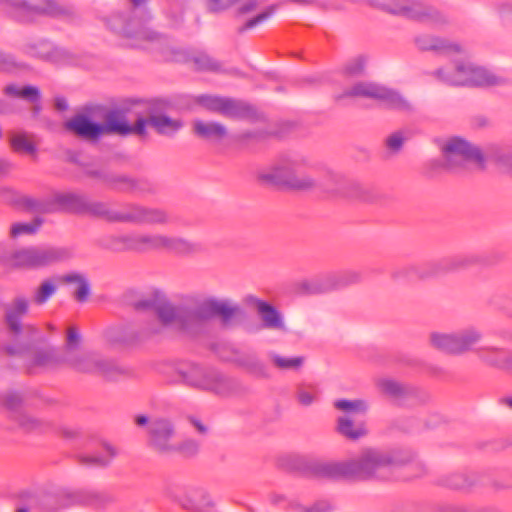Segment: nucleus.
<instances>
[{
    "mask_svg": "<svg viewBox=\"0 0 512 512\" xmlns=\"http://www.w3.org/2000/svg\"><path fill=\"white\" fill-rule=\"evenodd\" d=\"M28 301L17 298L6 312V322L16 346L5 347L6 352L12 356L22 357L28 366H41L53 368L63 365L62 352L54 348L35 349L34 341L40 335L39 331L30 325L23 326L21 318L27 313Z\"/></svg>",
    "mask_w": 512,
    "mask_h": 512,
    "instance_id": "1",
    "label": "nucleus"
},
{
    "mask_svg": "<svg viewBox=\"0 0 512 512\" xmlns=\"http://www.w3.org/2000/svg\"><path fill=\"white\" fill-rule=\"evenodd\" d=\"M398 461L391 453L365 448L349 460L328 462L315 467V472L323 477H351L357 479H388Z\"/></svg>",
    "mask_w": 512,
    "mask_h": 512,
    "instance_id": "2",
    "label": "nucleus"
},
{
    "mask_svg": "<svg viewBox=\"0 0 512 512\" xmlns=\"http://www.w3.org/2000/svg\"><path fill=\"white\" fill-rule=\"evenodd\" d=\"M85 209L90 215L110 223L165 225L170 220L163 209L134 204L116 207L109 203L91 202L85 205Z\"/></svg>",
    "mask_w": 512,
    "mask_h": 512,
    "instance_id": "3",
    "label": "nucleus"
},
{
    "mask_svg": "<svg viewBox=\"0 0 512 512\" xmlns=\"http://www.w3.org/2000/svg\"><path fill=\"white\" fill-rule=\"evenodd\" d=\"M435 76L451 86L491 87L504 83V79L471 62H460L452 68L438 69Z\"/></svg>",
    "mask_w": 512,
    "mask_h": 512,
    "instance_id": "4",
    "label": "nucleus"
},
{
    "mask_svg": "<svg viewBox=\"0 0 512 512\" xmlns=\"http://www.w3.org/2000/svg\"><path fill=\"white\" fill-rule=\"evenodd\" d=\"M481 329L468 326L452 332L433 331L428 340L432 348L453 356H460L468 352H475L476 346L482 340Z\"/></svg>",
    "mask_w": 512,
    "mask_h": 512,
    "instance_id": "5",
    "label": "nucleus"
},
{
    "mask_svg": "<svg viewBox=\"0 0 512 512\" xmlns=\"http://www.w3.org/2000/svg\"><path fill=\"white\" fill-rule=\"evenodd\" d=\"M345 97H365L377 100L380 104L392 110L401 112L413 111L410 101L398 91L385 87L374 82H358L350 89L336 96L337 100Z\"/></svg>",
    "mask_w": 512,
    "mask_h": 512,
    "instance_id": "6",
    "label": "nucleus"
},
{
    "mask_svg": "<svg viewBox=\"0 0 512 512\" xmlns=\"http://www.w3.org/2000/svg\"><path fill=\"white\" fill-rule=\"evenodd\" d=\"M62 362L75 372L99 375L107 379H114L122 373L114 361L93 351L77 350L70 354H62Z\"/></svg>",
    "mask_w": 512,
    "mask_h": 512,
    "instance_id": "7",
    "label": "nucleus"
},
{
    "mask_svg": "<svg viewBox=\"0 0 512 512\" xmlns=\"http://www.w3.org/2000/svg\"><path fill=\"white\" fill-rule=\"evenodd\" d=\"M137 308L150 309L158 318L159 323L153 324L144 332L147 336L160 333V325L190 332L186 309L177 308L165 299L153 297L142 300L137 303Z\"/></svg>",
    "mask_w": 512,
    "mask_h": 512,
    "instance_id": "8",
    "label": "nucleus"
},
{
    "mask_svg": "<svg viewBox=\"0 0 512 512\" xmlns=\"http://www.w3.org/2000/svg\"><path fill=\"white\" fill-rule=\"evenodd\" d=\"M377 5L383 10L431 25H442L446 17L433 7L413 0H378Z\"/></svg>",
    "mask_w": 512,
    "mask_h": 512,
    "instance_id": "9",
    "label": "nucleus"
},
{
    "mask_svg": "<svg viewBox=\"0 0 512 512\" xmlns=\"http://www.w3.org/2000/svg\"><path fill=\"white\" fill-rule=\"evenodd\" d=\"M238 312V305L232 301L208 297L198 300L192 309L186 310V317L190 323V331H192L196 324L216 316L226 324Z\"/></svg>",
    "mask_w": 512,
    "mask_h": 512,
    "instance_id": "10",
    "label": "nucleus"
},
{
    "mask_svg": "<svg viewBox=\"0 0 512 512\" xmlns=\"http://www.w3.org/2000/svg\"><path fill=\"white\" fill-rule=\"evenodd\" d=\"M110 28L126 38L129 45L136 48L148 49L154 43L162 42V37L147 28L138 19H125L122 15H113L109 21Z\"/></svg>",
    "mask_w": 512,
    "mask_h": 512,
    "instance_id": "11",
    "label": "nucleus"
},
{
    "mask_svg": "<svg viewBox=\"0 0 512 512\" xmlns=\"http://www.w3.org/2000/svg\"><path fill=\"white\" fill-rule=\"evenodd\" d=\"M442 154L444 167L451 171L465 168L468 162H475L481 168L484 165L480 149L459 137L448 139L442 146Z\"/></svg>",
    "mask_w": 512,
    "mask_h": 512,
    "instance_id": "12",
    "label": "nucleus"
},
{
    "mask_svg": "<svg viewBox=\"0 0 512 512\" xmlns=\"http://www.w3.org/2000/svg\"><path fill=\"white\" fill-rule=\"evenodd\" d=\"M182 381L193 388L221 392L225 379L216 370L193 362L182 363L177 367Z\"/></svg>",
    "mask_w": 512,
    "mask_h": 512,
    "instance_id": "13",
    "label": "nucleus"
},
{
    "mask_svg": "<svg viewBox=\"0 0 512 512\" xmlns=\"http://www.w3.org/2000/svg\"><path fill=\"white\" fill-rule=\"evenodd\" d=\"M175 427L166 418H155L148 426V445L162 455L175 454Z\"/></svg>",
    "mask_w": 512,
    "mask_h": 512,
    "instance_id": "14",
    "label": "nucleus"
},
{
    "mask_svg": "<svg viewBox=\"0 0 512 512\" xmlns=\"http://www.w3.org/2000/svg\"><path fill=\"white\" fill-rule=\"evenodd\" d=\"M196 102L207 110L228 118H245L253 113L252 107L245 102L227 97L199 95Z\"/></svg>",
    "mask_w": 512,
    "mask_h": 512,
    "instance_id": "15",
    "label": "nucleus"
},
{
    "mask_svg": "<svg viewBox=\"0 0 512 512\" xmlns=\"http://www.w3.org/2000/svg\"><path fill=\"white\" fill-rule=\"evenodd\" d=\"M11 13L20 21H30L35 16H59L64 9L52 0H10Z\"/></svg>",
    "mask_w": 512,
    "mask_h": 512,
    "instance_id": "16",
    "label": "nucleus"
},
{
    "mask_svg": "<svg viewBox=\"0 0 512 512\" xmlns=\"http://www.w3.org/2000/svg\"><path fill=\"white\" fill-rule=\"evenodd\" d=\"M311 170L312 167L307 161V167L299 168V172L285 180L286 188L298 191L312 190L318 186L333 189V186L341 181V176L332 172H328L325 178H315L309 173Z\"/></svg>",
    "mask_w": 512,
    "mask_h": 512,
    "instance_id": "17",
    "label": "nucleus"
},
{
    "mask_svg": "<svg viewBox=\"0 0 512 512\" xmlns=\"http://www.w3.org/2000/svg\"><path fill=\"white\" fill-rule=\"evenodd\" d=\"M89 175L101 179L111 189L121 192L145 191L148 188V184L145 180L133 178L125 174L91 171Z\"/></svg>",
    "mask_w": 512,
    "mask_h": 512,
    "instance_id": "18",
    "label": "nucleus"
},
{
    "mask_svg": "<svg viewBox=\"0 0 512 512\" xmlns=\"http://www.w3.org/2000/svg\"><path fill=\"white\" fill-rule=\"evenodd\" d=\"M164 108L162 101H156L149 107V125L159 134L172 136L183 127V122L166 115Z\"/></svg>",
    "mask_w": 512,
    "mask_h": 512,
    "instance_id": "19",
    "label": "nucleus"
},
{
    "mask_svg": "<svg viewBox=\"0 0 512 512\" xmlns=\"http://www.w3.org/2000/svg\"><path fill=\"white\" fill-rule=\"evenodd\" d=\"M245 303L257 310L264 328L280 331L287 330L281 313L268 302L253 295H248L245 297Z\"/></svg>",
    "mask_w": 512,
    "mask_h": 512,
    "instance_id": "20",
    "label": "nucleus"
},
{
    "mask_svg": "<svg viewBox=\"0 0 512 512\" xmlns=\"http://www.w3.org/2000/svg\"><path fill=\"white\" fill-rule=\"evenodd\" d=\"M295 155H288L279 158L270 168L261 171L259 179L265 183L286 188L285 180L291 178Z\"/></svg>",
    "mask_w": 512,
    "mask_h": 512,
    "instance_id": "21",
    "label": "nucleus"
},
{
    "mask_svg": "<svg viewBox=\"0 0 512 512\" xmlns=\"http://www.w3.org/2000/svg\"><path fill=\"white\" fill-rule=\"evenodd\" d=\"M32 269L44 268L71 257L65 248L30 246Z\"/></svg>",
    "mask_w": 512,
    "mask_h": 512,
    "instance_id": "22",
    "label": "nucleus"
},
{
    "mask_svg": "<svg viewBox=\"0 0 512 512\" xmlns=\"http://www.w3.org/2000/svg\"><path fill=\"white\" fill-rule=\"evenodd\" d=\"M96 245L115 253L136 252L135 232L103 235L96 240Z\"/></svg>",
    "mask_w": 512,
    "mask_h": 512,
    "instance_id": "23",
    "label": "nucleus"
},
{
    "mask_svg": "<svg viewBox=\"0 0 512 512\" xmlns=\"http://www.w3.org/2000/svg\"><path fill=\"white\" fill-rule=\"evenodd\" d=\"M167 58L176 62L189 63L199 71H218L220 68V64L204 52L190 54L184 50H173Z\"/></svg>",
    "mask_w": 512,
    "mask_h": 512,
    "instance_id": "24",
    "label": "nucleus"
},
{
    "mask_svg": "<svg viewBox=\"0 0 512 512\" xmlns=\"http://www.w3.org/2000/svg\"><path fill=\"white\" fill-rule=\"evenodd\" d=\"M477 357L489 366L507 370L512 374V352L497 347L476 348Z\"/></svg>",
    "mask_w": 512,
    "mask_h": 512,
    "instance_id": "25",
    "label": "nucleus"
},
{
    "mask_svg": "<svg viewBox=\"0 0 512 512\" xmlns=\"http://www.w3.org/2000/svg\"><path fill=\"white\" fill-rule=\"evenodd\" d=\"M20 403L21 399L17 394H9L6 397V405L9 409L13 410L11 418L19 425V427L26 431L44 430L46 424L43 421L27 414L22 410H16Z\"/></svg>",
    "mask_w": 512,
    "mask_h": 512,
    "instance_id": "26",
    "label": "nucleus"
},
{
    "mask_svg": "<svg viewBox=\"0 0 512 512\" xmlns=\"http://www.w3.org/2000/svg\"><path fill=\"white\" fill-rule=\"evenodd\" d=\"M416 46L423 51H434L441 54L461 53L462 47L447 39L438 38L429 34H421L415 38Z\"/></svg>",
    "mask_w": 512,
    "mask_h": 512,
    "instance_id": "27",
    "label": "nucleus"
},
{
    "mask_svg": "<svg viewBox=\"0 0 512 512\" xmlns=\"http://www.w3.org/2000/svg\"><path fill=\"white\" fill-rule=\"evenodd\" d=\"M65 128L81 138L96 140L101 136V124L91 122L86 116L77 115L65 123Z\"/></svg>",
    "mask_w": 512,
    "mask_h": 512,
    "instance_id": "28",
    "label": "nucleus"
},
{
    "mask_svg": "<svg viewBox=\"0 0 512 512\" xmlns=\"http://www.w3.org/2000/svg\"><path fill=\"white\" fill-rule=\"evenodd\" d=\"M201 250L199 244L188 239L165 235L163 251L176 255H190Z\"/></svg>",
    "mask_w": 512,
    "mask_h": 512,
    "instance_id": "29",
    "label": "nucleus"
},
{
    "mask_svg": "<svg viewBox=\"0 0 512 512\" xmlns=\"http://www.w3.org/2000/svg\"><path fill=\"white\" fill-rule=\"evenodd\" d=\"M165 234L135 232L136 252L163 251Z\"/></svg>",
    "mask_w": 512,
    "mask_h": 512,
    "instance_id": "30",
    "label": "nucleus"
},
{
    "mask_svg": "<svg viewBox=\"0 0 512 512\" xmlns=\"http://www.w3.org/2000/svg\"><path fill=\"white\" fill-rule=\"evenodd\" d=\"M138 337V333L126 325L112 326L105 331V339L111 345L130 344Z\"/></svg>",
    "mask_w": 512,
    "mask_h": 512,
    "instance_id": "31",
    "label": "nucleus"
},
{
    "mask_svg": "<svg viewBox=\"0 0 512 512\" xmlns=\"http://www.w3.org/2000/svg\"><path fill=\"white\" fill-rule=\"evenodd\" d=\"M337 430L341 435L352 440L359 439L367 434L365 422L354 421L349 415L338 418Z\"/></svg>",
    "mask_w": 512,
    "mask_h": 512,
    "instance_id": "32",
    "label": "nucleus"
},
{
    "mask_svg": "<svg viewBox=\"0 0 512 512\" xmlns=\"http://www.w3.org/2000/svg\"><path fill=\"white\" fill-rule=\"evenodd\" d=\"M194 133L204 139H222L226 136L227 130L224 125L218 122H205L195 120L193 122Z\"/></svg>",
    "mask_w": 512,
    "mask_h": 512,
    "instance_id": "33",
    "label": "nucleus"
},
{
    "mask_svg": "<svg viewBox=\"0 0 512 512\" xmlns=\"http://www.w3.org/2000/svg\"><path fill=\"white\" fill-rule=\"evenodd\" d=\"M104 456L100 455H81L79 456L80 464L87 467H106L117 456L118 450L108 442L103 443Z\"/></svg>",
    "mask_w": 512,
    "mask_h": 512,
    "instance_id": "34",
    "label": "nucleus"
},
{
    "mask_svg": "<svg viewBox=\"0 0 512 512\" xmlns=\"http://www.w3.org/2000/svg\"><path fill=\"white\" fill-rule=\"evenodd\" d=\"M33 55L55 64H65L70 60L69 53L66 50L54 47L50 43L39 44Z\"/></svg>",
    "mask_w": 512,
    "mask_h": 512,
    "instance_id": "35",
    "label": "nucleus"
},
{
    "mask_svg": "<svg viewBox=\"0 0 512 512\" xmlns=\"http://www.w3.org/2000/svg\"><path fill=\"white\" fill-rule=\"evenodd\" d=\"M101 128V135L115 133L126 136L130 134L129 124L117 112H110L106 116L105 122L101 124Z\"/></svg>",
    "mask_w": 512,
    "mask_h": 512,
    "instance_id": "36",
    "label": "nucleus"
},
{
    "mask_svg": "<svg viewBox=\"0 0 512 512\" xmlns=\"http://www.w3.org/2000/svg\"><path fill=\"white\" fill-rule=\"evenodd\" d=\"M9 142L14 152L29 155L36 153V145L32 140V136L26 132H11Z\"/></svg>",
    "mask_w": 512,
    "mask_h": 512,
    "instance_id": "37",
    "label": "nucleus"
},
{
    "mask_svg": "<svg viewBox=\"0 0 512 512\" xmlns=\"http://www.w3.org/2000/svg\"><path fill=\"white\" fill-rule=\"evenodd\" d=\"M335 409L346 414L364 415L369 409V405L364 399H337L334 401Z\"/></svg>",
    "mask_w": 512,
    "mask_h": 512,
    "instance_id": "38",
    "label": "nucleus"
},
{
    "mask_svg": "<svg viewBox=\"0 0 512 512\" xmlns=\"http://www.w3.org/2000/svg\"><path fill=\"white\" fill-rule=\"evenodd\" d=\"M77 501L83 505L101 508L109 504L112 501V497L106 492L87 490L79 493Z\"/></svg>",
    "mask_w": 512,
    "mask_h": 512,
    "instance_id": "39",
    "label": "nucleus"
},
{
    "mask_svg": "<svg viewBox=\"0 0 512 512\" xmlns=\"http://www.w3.org/2000/svg\"><path fill=\"white\" fill-rule=\"evenodd\" d=\"M66 283H75L78 285L74 292V297L78 302H85L90 294V286L86 277L80 273H70L62 277Z\"/></svg>",
    "mask_w": 512,
    "mask_h": 512,
    "instance_id": "40",
    "label": "nucleus"
},
{
    "mask_svg": "<svg viewBox=\"0 0 512 512\" xmlns=\"http://www.w3.org/2000/svg\"><path fill=\"white\" fill-rule=\"evenodd\" d=\"M4 261L10 267L32 269L30 247L11 252L5 256Z\"/></svg>",
    "mask_w": 512,
    "mask_h": 512,
    "instance_id": "41",
    "label": "nucleus"
},
{
    "mask_svg": "<svg viewBox=\"0 0 512 512\" xmlns=\"http://www.w3.org/2000/svg\"><path fill=\"white\" fill-rule=\"evenodd\" d=\"M273 364L281 370H298L304 363V357H284L278 354H271Z\"/></svg>",
    "mask_w": 512,
    "mask_h": 512,
    "instance_id": "42",
    "label": "nucleus"
},
{
    "mask_svg": "<svg viewBox=\"0 0 512 512\" xmlns=\"http://www.w3.org/2000/svg\"><path fill=\"white\" fill-rule=\"evenodd\" d=\"M81 334L77 327L69 326L66 330L65 344L61 350L62 354H70L80 350Z\"/></svg>",
    "mask_w": 512,
    "mask_h": 512,
    "instance_id": "43",
    "label": "nucleus"
},
{
    "mask_svg": "<svg viewBox=\"0 0 512 512\" xmlns=\"http://www.w3.org/2000/svg\"><path fill=\"white\" fill-rule=\"evenodd\" d=\"M4 93L9 96L13 97H20L24 99H28L30 101H36L39 97V91L36 87L32 86H25L22 88H19L16 85H7L4 88Z\"/></svg>",
    "mask_w": 512,
    "mask_h": 512,
    "instance_id": "44",
    "label": "nucleus"
},
{
    "mask_svg": "<svg viewBox=\"0 0 512 512\" xmlns=\"http://www.w3.org/2000/svg\"><path fill=\"white\" fill-rule=\"evenodd\" d=\"M55 203L60 206V208L68 209V210H78L84 206L83 199L73 193H63L55 196Z\"/></svg>",
    "mask_w": 512,
    "mask_h": 512,
    "instance_id": "45",
    "label": "nucleus"
},
{
    "mask_svg": "<svg viewBox=\"0 0 512 512\" xmlns=\"http://www.w3.org/2000/svg\"><path fill=\"white\" fill-rule=\"evenodd\" d=\"M298 403L302 406H310L317 399V390L312 385H298L295 392Z\"/></svg>",
    "mask_w": 512,
    "mask_h": 512,
    "instance_id": "46",
    "label": "nucleus"
},
{
    "mask_svg": "<svg viewBox=\"0 0 512 512\" xmlns=\"http://www.w3.org/2000/svg\"><path fill=\"white\" fill-rule=\"evenodd\" d=\"M377 386L382 393L390 397H401L406 392V388L401 383L392 379H381Z\"/></svg>",
    "mask_w": 512,
    "mask_h": 512,
    "instance_id": "47",
    "label": "nucleus"
},
{
    "mask_svg": "<svg viewBox=\"0 0 512 512\" xmlns=\"http://www.w3.org/2000/svg\"><path fill=\"white\" fill-rule=\"evenodd\" d=\"M331 279L333 281L332 286H334V288H339L359 282L361 274L357 271L351 270L333 275Z\"/></svg>",
    "mask_w": 512,
    "mask_h": 512,
    "instance_id": "48",
    "label": "nucleus"
},
{
    "mask_svg": "<svg viewBox=\"0 0 512 512\" xmlns=\"http://www.w3.org/2000/svg\"><path fill=\"white\" fill-rule=\"evenodd\" d=\"M55 292L56 286L54 282L45 280L35 292L34 301L39 305L44 304Z\"/></svg>",
    "mask_w": 512,
    "mask_h": 512,
    "instance_id": "49",
    "label": "nucleus"
},
{
    "mask_svg": "<svg viewBox=\"0 0 512 512\" xmlns=\"http://www.w3.org/2000/svg\"><path fill=\"white\" fill-rule=\"evenodd\" d=\"M41 221H35L33 223H14L11 226L10 235L16 238L23 234H33L40 227Z\"/></svg>",
    "mask_w": 512,
    "mask_h": 512,
    "instance_id": "50",
    "label": "nucleus"
},
{
    "mask_svg": "<svg viewBox=\"0 0 512 512\" xmlns=\"http://www.w3.org/2000/svg\"><path fill=\"white\" fill-rule=\"evenodd\" d=\"M445 484L454 489H463L471 486L473 482L462 473H453L447 476Z\"/></svg>",
    "mask_w": 512,
    "mask_h": 512,
    "instance_id": "51",
    "label": "nucleus"
},
{
    "mask_svg": "<svg viewBox=\"0 0 512 512\" xmlns=\"http://www.w3.org/2000/svg\"><path fill=\"white\" fill-rule=\"evenodd\" d=\"M175 453H180L184 456H193L199 450V444L195 440L187 439L180 443L175 442Z\"/></svg>",
    "mask_w": 512,
    "mask_h": 512,
    "instance_id": "52",
    "label": "nucleus"
},
{
    "mask_svg": "<svg viewBox=\"0 0 512 512\" xmlns=\"http://www.w3.org/2000/svg\"><path fill=\"white\" fill-rule=\"evenodd\" d=\"M275 9H276V6H270L266 11L258 14L257 16L251 18L250 20H248L244 24V26L239 28V31L243 32L245 30L251 29V28L255 27L256 25L266 21L273 15Z\"/></svg>",
    "mask_w": 512,
    "mask_h": 512,
    "instance_id": "53",
    "label": "nucleus"
},
{
    "mask_svg": "<svg viewBox=\"0 0 512 512\" xmlns=\"http://www.w3.org/2000/svg\"><path fill=\"white\" fill-rule=\"evenodd\" d=\"M405 139L406 138L403 135L402 131H396L387 137L386 146L390 150H392L394 152H398L402 148V145H403Z\"/></svg>",
    "mask_w": 512,
    "mask_h": 512,
    "instance_id": "54",
    "label": "nucleus"
},
{
    "mask_svg": "<svg viewBox=\"0 0 512 512\" xmlns=\"http://www.w3.org/2000/svg\"><path fill=\"white\" fill-rule=\"evenodd\" d=\"M364 71V61L361 58H357L349 62L344 67V74L347 76H358L361 75Z\"/></svg>",
    "mask_w": 512,
    "mask_h": 512,
    "instance_id": "55",
    "label": "nucleus"
},
{
    "mask_svg": "<svg viewBox=\"0 0 512 512\" xmlns=\"http://www.w3.org/2000/svg\"><path fill=\"white\" fill-rule=\"evenodd\" d=\"M236 1L237 0H208L207 7L211 12H220L235 4Z\"/></svg>",
    "mask_w": 512,
    "mask_h": 512,
    "instance_id": "56",
    "label": "nucleus"
},
{
    "mask_svg": "<svg viewBox=\"0 0 512 512\" xmlns=\"http://www.w3.org/2000/svg\"><path fill=\"white\" fill-rule=\"evenodd\" d=\"M330 510L331 506L327 502H319L310 509H307L300 505H296L295 507H293V512H329Z\"/></svg>",
    "mask_w": 512,
    "mask_h": 512,
    "instance_id": "57",
    "label": "nucleus"
},
{
    "mask_svg": "<svg viewBox=\"0 0 512 512\" xmlns=\"http://www.w3.org/2000/svg\"><path fill=\"white\" fill-rule=\"evenodd\" d=\"M147 125H149V113L147 114V118L140 117L133 126L129 125L130 134L145 135Z\"/></svg>",
    "mask_w": 512,
    "mask_h": 512,
    "instance_id": "58",
    "label": "nucleus"
},
{
    "mask_svg": "<svg viewBox=\"0 0 512 512\" xmlns=\"http://www.w3.org/2000/svg\"><path fill=\"white\" fill-rule=\"evenodd\" d=\"M16 65L14 58L10 55L0 52V69L10 70Z\"/></svg>",
    "mask_w": 512,
    "mask_h": 512,
    "instance_id": "59",
    "label": "nucleus"
},
{
    "mask_svg": "<svg viewBox=\"0 0 512 512\" xmlns=\"http://www.w3.org/2000/svg\"><path fill=\"white\" fill-rule=\"evenodd\" d=\"M353 188L355 189L354 195L356 197H359L360 199L364 201H369L371 199L369 195V189L367 187H364L360 184L353 185Z\"/></svg>",
    "mask_w": 512,
    "mask_h": 512,
    "instance_id": "60",
    "label": "nucleus"
},
{
    "mask_svg": "<svg viewBox=\"0 0 512 512\" xmlns=\"http://www.w3.org/2000/svg\"><path fill=\"white\" fill-rule=\"evenodd\" d=\"M258 6L256 0H247L243 5L238 8V14L244 15L254 11Z\"/></svg>",
    "mask_w": 512,
    "mask_h": 512,
    "instance_id": "61",
    "label": "nucleus"
},
{
    "mask_svg": "<svg viewBox=\"0 0 512 512\" xmlns=\"http://www.w3.org/2000/svg\"><path fill=\"white\" fill-rule=\"evenodd\" d=\"M293 165L292 170V177L295 175L296 172H299V168L301 167H307V159L303 156L295 155V160L291 163Z\"/></svg>",
    "mask_w": 512,
    "mask_h": 512,
    "instance_id": "62",
    "label": "nucleus"
},
{
    "mask_svg": "<svg viewBox=\"0 0 512 512\" xmlns=\"http://www.w3.org/2000/svg\"><path fill=\"white\" fill-rule=\"evenodd\" d=\"M55 107L59 111H64L67 109L68 104L64 98H57L55 100Z\"/></svg>",
    "mask_w": 512,
    "mask_h": 512,
    "instance_id": "63",
    "label": "nucleus"
},
{
    "mask_svg": "<svg viewBox=\"0 0 512 512\" xmlns=\"http://www.w3.org/2000/svg\"><path fill=\"white\" fill-rule=\"evenodd\" d=\"M135 424L138 425V426H144V425H149L150 422H149V419L147 416L145 415H137L135 417Z\"/></svg>",
    "mask_w": 512,
    "mask_h": 512,
    "instance_id": "64",
    "label": "nucleus"
}]
</instances>
